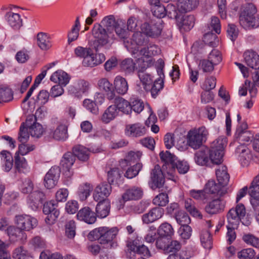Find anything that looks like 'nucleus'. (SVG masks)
<instances>
[{"label": "nucleus", "instance_id": "obj_1", "mask_svg": "<svg viewBox=\"0 0 259 259\" xmlns=\"http://www.w3.org/2000/svg\"><path fill=\"white\" fill-rule=\"evenodd\" d=\"M118 232V229L116 227H101L91 231L89 238L92 240H98L100 244L105 245V248H111L117 246V243L114 239Z\"/></svg>", "mask_w": 259, "mask_h": 259}, {"label": "nucleus", "instance_id": "obj_2", "mask_svg": "<svg viewBox=\"0 0 259 259\" xmlns=\"http://www.w3.org/2000/svg\"><path fill=\"white\" fill-rule=\"evenodd\" d=\"M93 34L95 38L93 47L96 52L109 49L114 36L111 31H106L102 25L96 24L93 29Z\"/></svg>", "mask_w": 259, "mask_h": 259}, {"label": "nucleus", "instance_id": "obj_3", "mask_svg": "<svg viewBox=\"0 0 259 259\" xmlns=\"http://www.w3.org/2000/svg\"><path fill=\"white\" fill-rule=\"evenodd\" d=\"M161 160L164 162L162 165L163 170L168 176V179L176 181V171L175 164L177 161V157L169 151L161 152L159 154Z\"/></svg>", "mask_w": 259, "mask_h": 259}, {"label": "nucleus", "instance_id": "obj_4", "mask_svg": "<svg viewBox=\"0 0 259 259\" xmlns=\"http://www.w3.org/2000/svg\"><path fill=\"white\" fill-rule=\"evenodd\" d=\"M246 210L242 204L237 205L235 208H231L227 214L228 224L227 226H230L233 228H237L241 220L245 217Z\"/></svg>", "mask_w": 259, "mask_h": 259}, {"label": "nucleus", "instance_id": "obj_5", "mask_svg": "<svg viewBox=\"0 0 259 259\" xmlns=\"http://www.w3.org/2000/svg\"><path fill=\"white\" fill-rule=\"evenodd\" d=\"M162 21L161 17H156L151 20L150 22H145L141 26L142 31L148 36L156 37L161 32L162 29Z\"/></svg>", "mask_w": 259, "mask_h": 259}, {"label": "nucleus", "instance_id": "obj_6", "mask_svg": "<svg viewBox=\"0 0 259 259\" xmlns=\"http://www.w3.org/2000/svg\"><path fill=\"white\" fill-rule=\"evenodd\" d=\"M207 131L204 127L199 128L197 130L190 131L188 135V143L193 149L199 148L205 141Z\"/></svg>", "mask_w": 259, "mask_h": 259}, {"label": "nucleus", "instance_id": "obj_7", "mask_svg": "<svg viewBox=\"0 0 259 259\" xmlns=\"http://www.w3.org/2000/svg\"><path fill=\"white\" fill-rule=\"evenodd\" d=\"M165 177L168 179V176L163 171V168H161L159 165H156L150 173L149 185L151 189L155 190L162 187L165 182Z\"/></svg>", "mask_w": 259, "mask_h": 259}, {"label": "nucleus", "instance_id": "obj_8", "mask_svg": "<svg viewBox=\"0 0 259 259\" xmlns=\"http://www.w3.org/2000/svg\"><path fill=\"white\" fill-rule=\"evenodd\" d=\"M231 9L238 11L239 16H253L257 12V9L252 3L241 5L239 1H235L231 4Z\"/></svg>", "mask_w": 259, "mask_h": 259}, {"label": "nucleus", "instance_id": "obj_9", "mask_svg": "<svg viewBox=\"0 0 259 259\" xmlns=\"http://www.w3.org/2000/svg\"><path fill=\"white\" fill-rule=\"evenodd\" d=\"M126 246L130 252H133L145 257H149L151 256L148 247L140 243V240L138 239L127 240Z\"/></svg>", "mask_w": 259, "mask_h": 259}, {"label": "nucleus", "instance_id": "obj_10", "mask_svg": "<svg viewBox=\"0 0 259 259\" xmlns=\"http://www.w3.org/2000/svg\"><path fill=\"white\" fill-rule=\"evenodd\" d=\"M15 222L18 227L22 231H29L37 225L36 219L26 214L18 215L15 217Z\"/></svg>", "mask_w": 259, "mask_h": 259}, {"label": "nucleus", "instance_id": "obj_11", "mask_svg": "<svg viewBox=\"0 0 259 259\" xmlns=\"http://www.w3.org/2000/svg\"><path fill=\"white\" fill-rule=\"evenodd\" d=\"M26 125L29 127V133L32 137L39 138L44 133L42 125L36 122V117L33 114L27 116Z\"/></svg>", "mask_w": 259, "mask_h": 259}, {"label": "nucleus", "instance_id": "obj_12", "mask_svg": "<svg viewBox=\"0 0 259 259\" xmlns=\"http://www.w3.org/2000/svg\"><path fill=\"white\" fill-rule=\"evenodd\" d=\"M236 155L243 166H247L253 156L251 150L245 144H241L236 149Z\"/></svg>", "mask_w": 259, "mask_h": 259}, {"label": "nucleus", "instance_id": "obj_13", "mask_svg": "<svg viewBox=\"0 0 259 259\" xmlns=\"http://www.w3.org/2000/svg\"><path fill=\"white\" fill-rule=\"evenodd\" d=\"M60 169L58 166L52 167L44 178V185L47 189H52L57 184L60 177Z\"/></svg>", "mask_w": 259, "mask_h": 259}, {"label": "nucleus", "instance_id": "obj_14", "mask_svg": "<svg viewBox=\"0 0 259 259\" xmlns=\"http://www.w3.org/2000/svg\"><path fill=\"white\" fill-rule=\"evenodd\" d=\"M247 127L246 122H242L240 125H238L235 134V138L240 142H252L254 137L250 131L247 130Z\"/></svg>", "mask_w": 259, "mask_h": 259}, {"label": "nucleus", "instance_id": "obj_15", "mask_svg": "<svg viewBox=\"0 0 259 259\" xmlns=\"http://www.w3.org/2000/svg\"><path fill=\"white\" fill-rule=\"evenodd\" d=\"M111 187L110 184L103 183L98 185L95 189L93 197L96 201L108 200L106 199L110 194Z\"/></svg>", "mask_w": 259, "mask_h": 259}, {"label": "nucleus", "instance_id": "obj_16", "mask_svg": "<svg viewBox=\"0 0 259 259\" xmlns=\"http://www.w3.org/2000/svg\"><path fill=\"white\" fill-rule=\"evenodd\" d=\"M164 210L160 207H155L151 209L148 212L144 214L142 217L143 223L148 224L155 222L162 217Z\"/></svg>", "mask_w": 259, "mask_h": 259}, {"label": "nucleus", "instance_id": "obj_17", "mask_svg": "<svg viewBox=\"0 0 259 259\" xmlns=\"http://www.w3.org/2000/svg\"><path fill=\"white\" fill-rule=\"evenodd\" d=\"M146 133L145 127L140 123L127 124L125 127V134L128 137L138 138Z\"/></svg>", "mask_w": 259, "mask_h": 259}, {"label": "nucleus", "instance_id": "obj_18", "mask_svg": "<svg viewBox=\"0 0 259 259\" xmlns=\"http://www.w3.org/2000/svg\"><path fill=\"white\" fill-rule=\"evenodd\" d=\"M78 220L83 221L89 224H93L97 220V215L92 209L85 206L80 209L76 214Z\"/></svg>", "mask_w": 259, "mask_h": 259}, {"label": "nucleus", "instance_id": "obj_19", "mask_svg": "<svg viewBox=\"0 0 259 259\" xmlns=\"http://www.w3.org/2000/svg\"><path fill=\"white\" fill-rule=\"evenodd\" d=\"M49 135L57 141H65L68 137L67 127L64 124H59L55 128H50Z\"/></svg>", "mask_w": 259, "mask_h": 259}, {"label": "nucleus", "instance_id": "obj_20", "mask_svg": "<svg viewBox=\"0 0 259 259\" xmlns=\"http://www.w3.org/2000/svg\"><path fill=\"white\" fill-rule=\"evenodd\" d=\"M75 157L71 152L66 153L61 161L64 175L67 177H70L72 175L71 167L75 162Z\"/></svg>", "mask_w": 259, "mask_h": 259}, {"label": "nucleus", "instance_id": "obj_21", "mask_svg": "<svg viewBox=\"0 0 259 259\" xmlns=\"http://www.w3.org/2000/svg\"><path fill=\"white\" fill-rule=\"evenodd\" d=\"M244 61L245 64L249 67L257 69H259V55L252 50H247L243 54Z\"/></svg>", "mask_w": 259, "mask_h": 259}, {"label": "nucleus", "instance_id": "obj_22", "mask_svg": "<svg viewBox=\"0 0 259 259\" xmlns=\"http://www.w3.org/2000/svg\"><path fill=\"white\" fill-rule=\"evenodd\" d=\"M46 199L45 193L40 190H35L31 192L27 197V203L32 209H36L40 203Z\"/></svg>", "mask_w": 259, "mask_h": 259}, {"label": "nucleus", "instance_id": "obj_23", "mask_svg": "<svg viewBox=\"0 0 259 259\" xmlns=\"http://www.w3.org/2000/svg\"><path fill=\"white\" fill-rule=\"evenodd\" d=\"M195 162L201 166L212 167L209 157L208 149L204 148L197 151L195 154Z\"/></svg>", "mask_w": 259, "mask_h": 259}, {"label": "nucleus", "instance_id": "obj_24", "mask_svg": "<svg viewBox=\"0 0 259 259\" xmlns=\"http://www.w3.org/2000/svg\"><path fill=\"white\" fill-rule=\"evenodd\" d=\"M225 202L221 199H215L209 202L205 206V211L209 214H216L224 210Z\"/></svg>", "mask_w": 259, "mask_h": 259}, {"label": "nucleus", "instance_id": "obj_25", "mask_svg": "<svg viewBox=\"0 0 259 259\" xmlns=\"http://www.w3.org/2000/svg\"><path fill=\"white\" fill-rule=\"evenodd\" d=\"M105 60V56L103 53L96 52L94 55L92 52L90 57L82 61V64L85 67H93L102 63Z\"/></svg>", "mask_w": 259, "mask_h": 259}, {"label": "nucleus", "instance_id": "obj_26", "mask_svg": "<svg viewBox=\"0 0 259 259\" xmlns=\"http://www.w3.org/2000/svg\"><path fill=\"white\" fill-rule=\"evenodd\" d=\"M145 35H146L144 33H143L140 31L136 32L132 36L131 43L128 40H124V46H125L126 44L130 47H136L146 45L148 42V38Z\"/></svg>", "mask_w": 259, "mask_h": 259}, {"label": "nucleus", "instance_id": "obj_27", "mask_svg": "<svg viewBox=\"0 0 259 259\" xmlns=\"http://www.w3.org/2000/svg\"><path fill=\"white\" fill-rule=\"evenodd\" d=\"M143 194V191L141 187L134 186L125 191L122 198L125 201L138 200L142 198Z\"/></svg>", "mask_w": 259, "mask_h": 259}, {"label": "nucleus", "instance_id": "obj_28", "mask_svg": "<svg viewBox=\"0 0 259 259\" xmlns=\"http://www.w3.org/2000/svg\"><path fill=\"white\" fill-rule=\"evenodd\" d=\"M99 203L96 207V214L100 218H105L109 213L110 209V202L109 200L98 201Z\"/></svg>", "mask_w": 259, "mask_h": 259}, {"label": "nucleus", "instance_id": "obj_29", "mask_svg": "<svg viewBox=\"0 0 259 259\" xmlns=\"http://www.w3.org/2000/svg\"><path fill=\"white\" fill-rule=\"evenodd\" d=\"M51 81L66 86L69 82L70 77L68 74L62 70H59L53 73L50 77Z\"/></svg>", "mask_w": 259, "mask_h": 259}, {"label": "nucleus", "instance_id": "obj_30", "mask_svg": "<svg viewBox=\"0 0 259 259\" xmlns=\"http://www.w3.org/2000/svg\"><path fill=\"white\" fill-rule=\"evenodd\" d=\"M181 31H189L194 25V17H175Z\"/></svg>", "mask_w": 259, "mask_h": 259}, {"label": "nucleus", "instance_id": "obj_31", "mask_svg": "<svg viewBox=\"0 0 259 259\" xmlns=\"http://www.w3.org/2000/svg\"><path fill=\"white\" fill-rule=\"evenodd\" d=\"M164 87V81L161 79H156L152 85L144 86V89L150 92L152 98H156Z\"/></svg>", "mask_w": 259, "mask_h": 259}, {"label": "nucleus", "instance_id": "obj_32", "mask_svg": "<svg viewBox=\"0 0 259 259\" xmlns=\"http://www.w3.org/2000/svg\"><path fill=\"white\" fill-rule=\"evenodd\" d=\"M215 174L218 182L224 187L228 185L230 176L228 172L227 167L225 165H221L216 169Z\"/></svg>", "mask_w": 259, "mask_h": 259}, {"label": "nucleus", "instance_id": "obj_33", "mask_svg": "<svg viewBox=\"0 0 259 259\" xmlns=\"http://www.w3.org/2000/svg\"><path fill=\"white\" fill-rule=\"evenodd\" d=\"M114 88L118 94L123 95L127 93L128 85L124 78L121 76H117L114 80Z\"/></svg>", "mask_w": 259, "mask_h": 259}, {"label": "nucleus", "instance_id": "obj_34", "mask_svg": "<svg viewBox=\"0 0 259 259\" xmlns=\"http://www.w3.org/2000/svg\"><path fill=\"white\" fill-rule=\"evenodd\" d=\"M198 5V0H178V9L182 13L190 11Z\"/></svg>", "mask_w": 259, "mask_h": 259}, {"label": "nucleus", "instance_id": "obj_35", "mask_svg": "<svg viewBox=\"0 0 259 259\" xmlns=\"http://www.w3.org/2000/svg\"><path fill=\"white\" fill-rule=\"evenodd\" d=\"M239 23L245 29L259 27V17H239Z\"/></svg>", "mask_w": 259, "mask_h": 259}, {"label": "nucleus", "instance_id": "obj_36", "mask_svg": "<svg viewBox=\"0 0 259 259\" xmlns=\"http://www.w3.org/2000/svg\"><path fill=\"white\" fill-rule=\"evenodd\" d=\"M114 105L116 106L117 110L120 111L123 113L128 114L131 113V103L120 97H117L114 101Z\"/></svg>", "mask_w": 259, "mask_h": 259}, {"label": "nucleus", "instance_id": "obj_37", "mask_svg": "<svg viewBox=\"0 0 259 259\" xmlns=\"http://www.w3.org/2000/svg\"><path fill=\"white\" fill-rule=\"evenodd\" d=\"M118 111L115 105L109 106L103 114L101 120L105 123H108L113 120L118 115Z\"/></svg>", "mask_w": 259, "mask_h": 259}, {"label": "nucleus", "instance_id": "obj_38", "mask_svg": "<svg viewBox=\"0 0 259 259\" xmlns=\"http://www.w3.org/2000/svg\"><path fill=\"white\" fill-rule=\"evenodd\" d=\"M227 145V138L225 137H220L214 140L211 144L209 150L224 153L225 147Z\"/></svg>", "mask_w": 259, "mask_h": 259}, {"label": "nucleus", "instance_id": "obj_39", "mask_svg": "<svg viewBox=\"0 0 259 259\" xmlns=\"http://www.w3.org/2000/svg\"><path fill=\"white\" fill-rule=\"evenodd\" d=\"M7 234L11 241L15 242L25 237V233L19 227L10 226L7 229Z\"/></svg>", "mask_w": 259, "mask_h": 259}, {"label": "nucleus", "instance_id": "obj_40", "mask_svg": "<svg viewBox=\"0 0 259 259\" xmlns=\"http://www.w3.org/2000/svg\"><path fill=\"white\" fill-rule=\"evenodd\" d=\"M72 151L74 156L77 157L81 161H87L89 158L90 151L83 146H75L73 147Z\"/></svg>", "mask_w": 259, "mask_h": 259}, {"label": "nucleus", "instance_id": "obj_41", "mask_svg": "<svg viewBox=\"0 0 259 259\" xmlns=\"http://www.w3.org/2000/svg\"><path fill=\"white\" fill-rule=\"evenodd\" d=\"M123 174L122 171L118 168L113 167L108 171L107 177L108 181L110 185L112 184L118 183L120 181V178Z\"/></svg>", "mask_w": 259, "mask_h": 259}, {"label": "nucleus", "instance_id": "obj_42", "mask_svg": "<svg viewBox=\"0 0 259 259\" xmlns=\"http://www.w3.org/2000/svg\"><path fill=\"white\" fill-rule=\"evenodd\" d=\"M0 99L3 102H8L13 99L12 90L6 85H0Z\"/></svg>", "mask_w": 259, "mask_h": 259}, {"label": "nucleus", "instance_id": "obj_43", "mask_svg": "<svg viewBox=\"0 0 259 259\" xmlns=\"http://www.w3.org/2000/svg\"><path fill=\"white\" fill-rule=\"evenodd\" d=\"M37 45L44 50H47L51 47L49 38L47 34L44 32H39L37 35Z\"/></svg>", "mask_w": 259, "mask_h": 259}, {"label": "nucleus", "instance_id": "obj_44", "mask_svg": "<svg viewBox=\"0 0 259 259\" xmlns=\"http://www.w3.org/2000/svg\"><path fill=\"white\" fill-rule=\"evenodd\" d=\"M2 160L4 162L5 170L9 171L13 166V159L11 153L6 150H3L1 152Z\"/></svg>", "mask_w": 259, "mask_h": 259}, {"label": "nucleus", "instance_id": "obj_45", "mask_svg": "<svg viewBox=\"0 0 259 259\" xmlns=\"http://www.w3.org/2000/svg\"><path fill=\"white\" fill-rule=\"evenodd\" d=\"M248 90L251 97H255L256 95L257 90L256 87L251 85V82L246 80L245 85L241 88L239 90V94L240 96H245L247 94V91Z\"/></svg>", "mask_w": 259, "mask_h": 259}, {"label": "nucleus", "instance_id": "obj_46", "mask_svg": "<svg viewBox=\"0 0 259 259\" xmlns=\"http://www.w3.org/2000/svg\"><path fill=\"white\" fill-rule=\"evenodd\" d=\"M209 157L210 160L211 166L214 165H219L223 161L224 153H221L219 151L209 150Z\"/></svg>", "mask_w": 259, "mask_h": 259}, {"label": "nucleus", "instance_id": "obj_47", "mask_svg": "<svg viewBox=\"0 0 259 259\" xmlns=\"http://www.w3.org/2000/svg\"><path fill=\"white\" fill-rule=\"evenodd\" d=\"M120 68L125 74H130L133 72L136 68V64L133 59L127 58L123 60L120 63Z\"/></svg>", "mask_w": 259, "mask_h": 259}, {"label": "nucleus", "instance_id": "obj_48", "mask_svg": "<svg viewBox=\"0 0 259 259\" xmlns=\"http://www.w3.org/2000/svg\"><path fill=\"white\" fill-rule=\"evenodd\" d=\"M29 127L26 125V121L21 124L18 134V140L21 143H25L29 138Z\"/></svg>", "mask_w": 259, "mask_h": 259}, {"label": "nucleus", "instance_id": "obj_49", "mask_svg": "<svg viewBox=\"0 0 259 259\" xmlns=\"http://www.w3.org/2000/svg\"><path fill=\"white\" fill-rule=\"evenodd\" d=\"M125 47L133 55H136L135 57H138L140 56H151L148 49V46L147 48H144L140 50V47H130L125 44Z\"/></svg>", "mask_w": 259, "mask_h": 259}, {"label": "nucleus", "instance_id": "obj_50", "mask_svg": "<svg viewBox=\"0 0 259 259\" xmlns=\"http://www.w3.org/2000/svg\"><path fill=\"white\" fill-rule=\"evenodd\" d=\"M158 233L160 236L170 237L174 234V231L171 225L165 222L159 226Z\"/></svg>", "mask_w": 259, "mask_h": 259}, {"label": "nucleus", "instance_id": "obj_51", "mask_svg": "<svg viewBox=\"0 0 259 259\" xmlns=\"http://www.w3.org/2000/svg\"><path fill=\"white\" fill-rule=\"evenodd\" d=\"M222 187V185H220L219 183L217 184L214 180H211L208 181L206 184L204 190L206 194L208 193L215 194L218 193Z\"/></svg>", "mask_w": 259, "mask_h": 259}, {"label": "nucleus", "instance_id": "obj_52", "mask_svg": "<svg viewBox=\"0 0 259 259\" xmlns=\"http://www.w3.org/2000/svg\"><path fill=\"white\" fill-rule=\"evenodd\" d=\"M142 167V163L138 162L133 166L129 167L126 170L124 176L128 179H132L138 175Z\"/></svg>", "mask_w": 259, "mask_h": 259}, {"label": "nucleus", "instance_id": "obj_53", "mask_svg": "<svg viewBox=\"0 0 259 259\" xmlns=\"http://www.w3.org/2000/svg\"><path fill=\"white\" fill-rule=\"evenodd\" d=\"M185 207L194 217L202 218V215L195 207L194 201L191 199H188L185 201Z\"/></svg>", "mask_w": 259, "mask_h": 259}, {"label": "nucleus", "instance_id": "obj_54", "mask_svg": "<svg viewBox=\"0 0 259 259\" xmlns=\"http://www.w3.org/2000/svg\"><path fill=\"white\" fill-rule=\"evenodd\" d=\"M15 163L16 168L19 172H24L27 169V163L26 159L23 157L16 155L15 157Z\"/></svg>", "mask_w": 259, "mask_h": 259}, {"label": "nucleus", "instance_id": "obj_55", "mask_svg": "<svg viewBox=\"0 0 259 259\" xmlns=\"http://www.w3.org/2000/svg\"><path fill=\"white\" fill-rule=\"evenodd\" d=\"M203 41L211 47H215L219 42L217 35L212 31H208L203 36Z\"/></svg>", "mask_w": 259, "mask_h": 259}, {"label": "nucleus", "instance_id": "obj_56", "mask_svg": "<svg viewBox=\"0 0 259 259\" xmlns=\"http://www.w3.org/2000/svg\"><path fill=\"white\" fill-rule=\"evenodd\" d=\"M92 51L90 48H83L80 46L77 47L74 50V53L76 57L83 58V60L90 57Z\"/></svg>", "mask_w": 259, "mask_h": 259}, {"label": "nucleus", "instance_id": "obj_57", "mask_svg": "<svg viewBox=\"0 0 259 259\" xmlns=\"http://www.w3.org/2000/svg\"><path fill=\"white\" fill-rule=\"evenodd\" d=\"M75 230V222L73 220L67 222L65 225V236L69 239L73 238L76 234Z\"/></svg>", "mask_w": 259, "mask_h": 259}, {"label": "nucleus", "instance_id": "obj_58", "mask_svg": "<svg viewBox=\"0 0 259 259\" xmlns=\"http://www.w3.org/2000/svg\"><path fill=\"white\" fill-rule=\"evenodd\" d=\"M239 29L234 24L229 23L227 28V34L228 37L232 41H234L239 35Z\"/></svg>", "mask_w": 259, "mask_h": 259}, {"label": "nucleus", "instance_id": "obj_59", "mask_svg": "<svg viewBox=\"0 0 259 259\" xmlns=\"http://www.w3.org/2000/svg\"><path fill=\"white\" fill-rule=\"evenodd\" d=\"M91 191L92 188L90 184H85L80 186L78 192L80 200L82 201L85 200L90 195Z\"/></svg>", "mask_w": 259, "mask_h": 259}, {"label": "nucleus", "instance_id": "obj_60", "mask_svg": "<svg viewBox=\"0 0 259 259\" xmlns=\"http://www.w3.org/2000/svg\"><path fill=\"white\" fill-rule=\"evenodd\" d=\"M168 202V197L167 194L161 193L157 195L153 200V203L159 206H165Z\"/></svg>", "mask_w": 259, "mask_h": 259}, {"label": "nucleus", "instance_id": "obj_61", "mask_svg": "<svg viewBox=\"0 0 259 259\" xmlns=\"http://www.w3.org/2000/svg\"><path fill=\"white\" fill-rule=\"evenodd\" d=\"M175 218L178 223L181 225V226L188 225L190 222L189 217L183 211H178L175 214Z\"/></svg>", "mask_w": 259, "mask_h": 259}, {"label": "nucleus", "instance_id": "obj_62", "mask_svg": "<svg viewBox=\"0 0 259 259\" xmlns=\"http://www.w3.org/2000/svg\"><path fill=\"white\" fill-rule=\"evenodd\" d=\"M217 79L212 76L206 77L203 83L201 88L205 91H211L216 86Z\"/></svg>", "mask_w": 259, "mask_h": 259}, {"label": "nucleus", "instance_id": "obj_63", "mask_svg": "<svg viewBox=\"0 0 259 259\" xmlns=\"http://www.w3.org/2000/svg\"><path fill=\"white\" fill-rule=\"evenodd\" d=\"M189 195L196 200L203 201L207 199L208 196L204 190H191L189 192Z\"/></svg>", "mask_w": 259, "mask_h": 259}, {"label": "nucleus", "instance_id": "obj_64", "mask_svg": "<svg viewBox=\"0 0 259 259\" xmlns=\"http://www.w3.org/2000/svg\"><path fill=\"white\" fill-rule=\"evenodd\" d=\"M214 65L208 59H203L200 61L199 68L203 72L210 73L214 69Z\"/></svg>", "mask_w": 259, "mask_h": 259}]
</instances>
